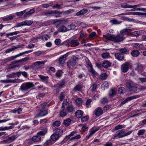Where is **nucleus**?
I'll return each instance as SVG.
<instances>
[{
	"mask_svg": "<svg viewBox=\"0 0 146 146\" xmlns=\"http://www.w3.org/2000/svg\"><path fill=\"white\" fill-rule=\"evenodd\" d=\"M66 110L68 112L72 113L75 111V109L72 105H70L67 107Z\"/></svg>",
	"mask_w": 146,
	"mask_h": 146,
	"instance_id": "obj_20",
	"label": "nucleus"
},
{
	"mask_svg": "<svg viewBox=\"0 0 146 146\" xmlns=\"http://www.w3.org/2000/svg\"><path fill=\"white\" fill-rule=\"evenodd\" d=\"M139 54V52L137 50H133L131 52V56L135 57H137Z\"/></svg>",
	"mask_w": 146,
	"mask_h": 146,
	"instance_id": "obj_27",
	"label": "nucleus"
},
{
	"mask_svg": "<svg viewBox=\"0 0 146 146\" xmlns=\"http://www.w3.org/2000/svg\"><path fill=\"white\" fill-rule=\"evenodd\" d=\"M141 33L140 31H137L131 33V35L133 36H137L140 35Z\"/></svg>",
	"mask_w": 146,
	"mask_h": 146,
	"instance_id": "obj_60",
	"label": "nucleus"
},
{
	"mask_svg": "<svg viewBox=\"0 0 146 146\" xmlns=\"http://www.w3.org/2000/svg\"><path fill=\"white\" fill-rule=\"evenodd\" d=\"M33 23L32 21L26 20L17 24L15 27H18L23 26H29L31 25Z\"/></svg>",
	"mask_w": 146,
	"mask_h": 146,
	"instance_id": "obj_6",
	"label": "nucleus"
},
{
	"mask_svg": "<svg viewBox=\"0 0 146 146\" xmlns=\"http://www.w3.org/2000/svg\"><path fill=\"white\" fill-rule=\"evenodd\" d=\"M26 11V10H24V11H21L20 12H17L16 13V15L17 16H22L23 14L25 13Z\"/></svg>",
	"mask_w": 146,
	"mask_h": 146,
	"instance_id": "obj_61",
	"label": "nucleus"
},
{
	"mask_svg": "<svg viewBox=\"0 0 146 146\" xmlns=\"http://www.w3.org/2000/svg\"><path fill=\"white\" fill-rule=\"evenodd\" d=\"M47 103L46 102L42 104L40 106V109H43L45 108L46 107Z\"/></svg>",
	"mask_w": 146,
	"mask_h": 146,
	"instance_id": "obj_62",
	"label": "nucleus"
},
{
	"mask_svg": "<svg viewBox=\"0 0 146 146\" xmlns=\"http://www.w3.org/2000/svg\"><path fill=\"white\" fill-rule=\"evenodd\" d=\"M45 95L44 94L39 93L36 96L37 98L39 99H41L43 98V96Z\"/></svg>",
	"mask_w": 146,
	"mask_h": 146,
	"instance_id": "obj_54",
	"label": "nucleus"
},
{
	"mask_svg": "<svg viewBox=\"0 0 146 146\" xmlns=\"http://www.w3.org/2000/svg\"><path fill=\"white\" fill-rule=\"evenodd\" d=\"M50 36L48 35H44L41 37V38L43 40H47L50 38Z\"/></svg>",
	"mask_w": 146,
	"mask_h": 146,
	"instance_id": "obj_51",
	"label": "nucleus"
},
{
	"mask_svg": "<svg viewBox=\"0 0 146 146\" xmlns=\"http://www.w3.org/2000/svg\"><path fill=\"white\" fill-rule=\"evenodd\" d=\"M69 53L70 52H67L60 57L59 58V61L60 63L63 64L65 62L66 58Z\"/></svg>",
	"mask_w": 146,
	"mask_h": 146,
	"instance_id": "obj_13",
	"label": "nucleus"
},
{
	"mask_svg": "<svg viewBox=\"0 0 146 146\" xmlns=\"http://www.w3.org/2000/svg\"><path fill=\"white\" fill-rule=\"evenodd\" d=\"M13 74L15 77H19L21 75V72H14Z\"/></svg>",
	"mask_w": 146,
	"mask_h": 146,
	"instance_id": "obj_59",
	"label": "nucleus"
},
{
	"mask_svg": "<svg viewBox=\"0 0 146 146\" xmlns=\"http://www.w3.org/2000/svg\"><path fill=\"white\" fill-rule=\"evenodd\" d=\"M63 44L68 46H71L70 45V40H67L63 42Z\"/></svg>",
	"mask_w": 146,
	"mask_h": 146,
	"instance_id": "obj_63",
	"label": "nucleus"
},
{
	"mask_svg": "<svg viewBox=\"0 0 146 146\" xmlns=\"http://www.w3.org/2000/svg\"><path fill=\"white\" fill-rule=\"evenodd\" d=\"M115 57L119 60H122L124 57V55L120 53H117L115 54Z\"/></svg>",
	"mask_w": 146,
	"mask_h": 146,
	"instance_id": "obj_24",
	"label": "nucleus"
},
{
	"mask_svg": "<svg viewBox=\"0 0 146 146\" xmlns=\"http://www.w3.org/2000/svg\"><path fill=\"white\" fill-rule=\"evenodd\" d=\"M23 45H18L16 46H14L13 48H9L7 49L5 51V52L6 53H9V52L13 51L15 50L17 48L22 47L23 46Z\"/></svg>",
	"mask_w": 146,
	"mask_h": 146,
	"instance_id": "obj_12",
	"label": "nucleus"
},
{
	"mask_svg": "<svg viewBox=\"0 0 146 146\" xmlns=\"http://www.w3.org/2000/svg\"><path fill=\"white\" fill-rule=\"evenodd\" d=\"M87 11V10L85 9H83L77 12L76 14L77 16L82 15L86 13Z\"/></svg>",
	"mask_w": 146,
	"mask_h": 146,
	"instance_id": "obj_35",
	"label": "nucleus"
},
{
	"mask_svg": "<svg viewBox=\"0 0 146 146\" xmlns=\"http://www.w3.org/2000/svg\"><path fill=\"white\" fill-rule=\"evenodd\" d=\"M13 128V127L12 126L9 127H0V131H4L5 130H7L9 129H11Z\"/></svg>",
	"mask_w": 146,
	"mask_h": 146,
	"instance_id": "obj_43",
	"label": "nucleus"
},
{
	"mask_svg": "<svg viewBox=\"0 0 146 146\" xmlns=\"http://www.w3.org/2000/svg\"><path fill=\"white\" fill-rule=\"evenodd\" d=\"M108 102V100L107 98L106 97H104L102 98L100 101L101 103L104 104Z\"/></svg>",
	"mask_w": 146,
	"mask_h": 146,
	"instance_id": "obj_56",
	"label": "nucleus"
},
{
	"mask_svg": "<svg viewBox=\"0 0 146 146\" xmlns=\"http://www.w3.org/2000/svg\"><path fill=\"white\" fill-rule=\"evenodd\" d=\"M15 139V137L14 136H12L9 137L7 139L4 140L3 142L4 143H10L13 141Z\"/></svg>",
	"mask_w": 146,
	"mask_h": 146,
	"instance_id": "obj_22",
	"label": "nucleus"
},
{
	"mask_svg": "<svg viewBox=\"0 0 146 146\" xmlns=\"http://www.w3.org/2000/svg\"><path fill=\"white\" fill-rule=\"evenodd\" d=\"M64 21L63 20H57L54 22V24L57 27L60 24L64 23Z\"/></svg>",
	"mask_w": 146,
	"mask_h": 146,
	"instance_id": "obj_37",
	"label": "nucleus"
},
{
	"mask_svg": "<svg viewBox=\"0 0 146 146\" xmlns=\"http://www.w3.org/2000/svg\"><path fill=\"white\" fill-rule=\"evenodd\" d=\"M89 71L94 77H96L98 75L97 72L93 69L92 68H90Z\"/></svg>",
	"mask_w": 146,
	"mask_h": 146,
	"instance_id": "obj_39",
	"label": "nucleus"
},
{
	"mask_svg": "<svg viewBox=\"0 0 146 146\" xmlns=\"http://www.w3.org/2000/svg\"><path fill=\"white\" fill-rule=\"evenodd\" d=\"M47 129H45L38 132L37 133V134L38 136L40 137L41 136H44L47 133Z\"/></svg>",
	"mask_w": 146,
	"mask_h": 146,
	"instance_id": "obj_32",
	"label": "nucleus"
},
{
	"mask_svg": "<svg viewBox=\"0 0 146 146\" xmlns=\"http://www.w3.org/2000/svg\"><path fill=\"white\" fill-rule=\"evenodd\" d=\"M99 130L96 127H92L89 132V134L87 135L88 138H89L92 135Z\"/></svg>",
	"mask_w": 146,
	"mask_h": 146,
	"instance_id": "obj_18",
	"label": "nucleus"
},
{
	"mask_svg": "<svg viewBox=\"0 0 146 146\" xmlns=\"http://www.w3.org/2000/svg\"><path fill=\"white\" fill-rule=\"evenodd\" d=\"M145 68V67L140 64H137V70L139 72H141Z\"/></svg>",
	"mask_w": 146,
	"mask_h": 146,
	"instance_id": "obj_33",
	"label": "nucleus"
},
{
	"mask_svg": "<svg viewBox=\"0 0 146 146\" xmlns=\"http://www.w3.org/2000/svg\"><path fill=\"white\" fill-rule=\"evenodd\" d=\"M129 64L126 62L123 64L121 66V70L124 73L127 72L129 69Z\"/></svg>",
	"mask_w": 146,
	"mask_h": 146,
	"instance_id": "obj_11",
	"label": "nucleus"
},
{
	"mask_svg": "<svg viewBox=\"0 0 146 146\" xmlns=\"http://www.w3.org/2000/svg\"><path fill=\"white\" fill-rule=\"evenodd\" d=\"M56 134L59 135H61L62 134L63 131L62 130L57 128L56 129Z\"/></svg>",
	"mask_w": 146,
	"mask_h": 146,
	"instance_id": "obj_50",
	"label": "nucleus"
},
{
	"mask_svg": "<svg viewBox=\"0 0 146 146\" xmlns=\"http://www.w3.org/2000/svg\"><path fill=\"white\" fill-rule=\"evenodd\" d=\"M48 113V110H45L41 111L39 113L37 114L35 116V118H37L44 116L47 115Z\"/></svg>",
	"mask_w": 146,
	"mask_h": 146,
	"instance_id": "obj_9",
	"label": "nucleus"
},
{
	"mask_svg": "<svg viewBox=\"0 0 146 146\" xmlns=\"http://www.w3.org/2000/svg\"><path fill=\"white\" fill-rule=\"evenodd\" d=\"M60 125V122L59 121H56L53 123L52 126L54 127H56L59 126Z\"/></svg>",
	"mask_w": 146,
	"mask_h": 146,
	"instance_id": "obj_42",
	"label": "nucleus"
},
{
	"mask_svg": "<svg viewBox=\"0 0 146 146\" xmlns=\"http://www.w3.org/2000/svg\"><path fill=\"white\" fill-rule=\"evenodd\" d=\"M41 137L38 136L37 134L36 135L34 136L33 137L32 139H30L28 140V141H31L32 140L34 142H39L41 141Z\"/></svg>",
	"mask_w": 146,
	"mask_h": 146,
	"instance_id": "obj_16",
	"label": "nucleus"
},
{
	"mask_svg": "<svg viewBox=\"0 0 146 146\" xmlns=\"http://www.w3.org/2000/svg\"><path fill=\"white\" fill-rule=\"evenodd\" d=\"M52 144L51 141L50 140H47L44 144L45 146H48V145H51Z\"/></svg>",
	"mask_w": 146,
	"mask_h": 146,
	"instance_id": "obj_64",
	"label": "nucleus"
},
{
	"mask_svg": "<svg viewBox=\"0 0 146 146\" xmlns=\"http://www.w3.org/2000/svg\"><path fill=\"white\" fill-rule=\"evenodd\" d=\"M34 86V84L32 82H24L22 84L19 90L23 91H27Z\"/></svg>",
	"mask_w": 146,
	"mask_h": 146,
	"instance_id": "obj_3",
	"label": "nucleus"
},
{
	"mask_svg": "<svg viewBox=\"0 0 146 146\" xmlns=\"http://www.w3.org/2000/svg\"><path fill=\"white\" fill-rule=\"evenodd\" d=\"M18 55H15V56H12L11 57L7 58H6L2 60L3 62L5 63L7 62L13 60L18 57Z\"/></svg>",
	"mask_w": 146,
	"mask_h": 146,
	"instance_id": "obj_15",
	"label": "nucleus"
},
{
	"mask_svg": "<svg viewBox=\"0 0 146 146\" xmlns=\"http://www.w3.org/2000/svg\"><path fill=\"white\" fill-rule=\"evenodd\" d=\"M58 30L61 32H65L68 31V29L64 25L61 26Z\"/></svg>",
	"mask_w": 146,
	"mask_h": 146,
	"instance_id": "obj_28",
	"label": "nucleus"
},
{
	"mask_svg": "<svg viewBox=\"0 0 146 146\" xmlns=\"http://www.w3.org/2000/svg\"><path fill=\"white\" fill-rule=\"evenodd\" d=\"M59 137L60 136L56 133L52 135L51 136V138L53 141H56L57 140Z\"/></svg>",
	"mask_w": 146,
	"mask_h": 146,
	"instance_id": "obj_34",
	"label": "nucleus"
},
{
	"mask_svg": "<svg viewBox=\"0 0 146 146\" xmlns=\"http://www.w3.org/2000/svg\"><path fill=\"white\" fill-rule=\"evenodd\" d=\"M100 78L102 80H105L107 78V75L106 74H102L100 75Z\"/></svg>",
	"mask_w": 146,
	"mask_h": 146,
	"instance_id": "obj_48",
	"label": "nucleus"
},
{
	"mask_svg": "<svg viewBox=\"0 0 146 146\" xmlns=\"http://www.w3.org/2000/svg\"><path fill=\"white\" fill-rule=\"evenodd\" d=\"M137 84L132 81H129L127 82L126 84V88L128 90L132 92H136L137 90V88L136 86Z\"/></svg>",
	"mask_w": 146,
	"mask_h": 146,
	"instance_id": "obj_2",
	"label": "nucleus"
},
{
	"mask_svg": "<svg viewBox=\"0 0 146 146\" xmlns=\"http://www.w3.org/2000/svg\"><path fill=\"white\" fill-rule=\"evenodd\" d=\"M52 8L53 9H60L62 8V7L61 5L57 4L52 6Z\"/></svg>",
	"mask_w": 146,
	"mask_h": 146,
	"instance_id": "obj_58",
	"label": "nucleus"
},
{
	"mask_svg": "<svg viewBox=\"0 0 146 146\" xmlns=\"http://www.w3.org/2000/svg\"><path fill=\"white\" fill-rule=\"evenodd\" d=\"M62 73L61 70H58L55 74L56 77L58 78L62 76Z\"/></svg>",
	"mask_w": 146,
	"mask_h": 146,
	"instance_id": "obj_53",
	"label": "nucleus"
},
{
	"mask_svg": "<svg viewBox=\"0 0 146 146\" xmlns=\"http://www.w3.org/2000/svg\"><path fill=\"white\" fill-rule=\"evenodd\" d=\"M82 102V100L80 98L76 99L75 101L76 105L78 106H79L81 105Z\"/></svg>",
	"mask_w": 146,
	"mask_h": 146,
	"instance_id": "obj_38",
	"label": "nucleus"
},
{
	"mask_svg": "<svg viewBox=\"0 0 146 146\" xmlns=\"http://www.w3.org/2000/svg\"><path fill=\"white\" fill-rule=\"evenodd\" d=\"M89 117L88 115H86L81 117V121L82 122H86L88 119Z\"/></svg>",
	"mask_w": 146,
	"mask_h": 146,
	"instance_id": "obj_45",
	"label": "nucleus"
},
{
	"mask_svg": "<svg viewBox=\"0 0 146 146\" xmlns=\"http://www.w3.org/2000/svg\"><path fill=\"white\" fill-rule=\"evenodd\" d=\"M116 91L114 89H111L109 92V94L110 96L113 97L116 95Z\"/></svg>",
	"mask_w": 146,
	"mask_h": 146,
	"instance_id": "obj_30",
	"label": "nucleus"
},
{
	"mask_svg": "<svg viewBox=\"0 0 146 146\" xmlns=\"http://www.w3.org/2000/svg\"><path fill=\"white\" fill-rule=\"evenodd\" d=\"M76 25L74 24H71L68 26V31L74 29L76 27Z\"/></svg>",
	"mask_w": 146,
	"mask_h": 146,
	"instance_id": "obj_52",
	"label": "nucleus"
},
{
	"mask_svg": "<svg viewBox=\"0 0 146 146\" xmlns=\"http://www.w3.org/2000/svg\"><path fill=\"white\" fill-rule=\"evenodd\" d=\"M68 114L66 109L65 108L61 107L59 113V116L61 117H63L66 116Z\"/></svg>",
	"mask_w": 146,
	"mask_h": 146,
	"instance_id": "obj_8",
	"label": "nucleus"
},
{
	"mask_svg": "<svg viewBox=\"0 0 146 146\" xmlns=\"http://www.w3.org/2000/svg\"><path fill=\"white\" fill-rule=\"evenodd\" d=\"M110 62L108 61L104 62L102 64V66L105 68H107L111 66Z\"/></svg>",
	"mask_w": 146,
	"mask_h": 146,
	"instance_id": "obj_31",
	"label": "nucleus"
},
{
	"mask_svg": "<svg viewBox=\"0 0 146 146\" xmlns=\"http://www.w3.org/2000/svg\"><path fill=\"white\" fill-rule=\"evenodd\" d=\"M52 11V10H47L43 12V14L44 15H49L51 16Z\"/></svg>",
	"mask_w": 146,
	"mask_h": 146,
	"instance_id": "obj_40",
	"label": "nucleus"
},
{
	"mask_svg": "<svg viewBox=\"0 0 146 146\" xmlns=\"http://www.w3.org/2000/svg\"><path fill=\"white\" fill-rule=\"evenodd\" d=\"M71 120L70 118H68L64 120L63 122V124L65 126H68L70 124Z\"/></svg>",
	"mask_w": 146,
	"mask_h": 146,
	"instance_id": "obj_29",
	"label": "nucleus"
},
{
	"mask_svg": "<svg viewBox=\"0 0 146 146\" xmlns=\"http://www.w3.org/2000/svg\"><path fill=\"white\" fill-rule=\"evenodd\" d=\"M132 130H131L125 133V131L123 129L118 131L114 135V138H112L114 139L116 138H119L124 137L129 135L132 133Z\"/></svg>",
	"mask_w": 146,
	"mask_h": 146,
	"instance_id": "obj_1",
	"label": "nucleus"
},
{
	"mask_svg": "<svg viewBox=\"0 0 146 146\" xmlns=\"http://www.w3.org/2000/svg\"><path fill=\"white\" fill-rule=\"evenodd\" d=\"M53 5V3L52 2H51L47 4H43L41 5V6L44 8H46L48 7L51 6Z\"/></svg>",
	"mask_w": 146,
	"mask_h": 146,
	"instance_id": "obj_46",
	"label": "nucleus"
},
{
	"mask_svg": "<svg viewBox=\"0 0 146 146\" xmlns=\"http://www.w3.org/2000/svg\"><path fill=\"white\" fill-rule=\"evenodd\" d=\"M83 115V112L81 110H78L77 111L75 112V116L76 117L78 118L81 117Z\"/></svg>",
	"mask_w": 146,
	"mask_h": 146,
	"instance_id": "obj_25",
	"label": "nucleus"
},
{
	"mask_svg": "<svg viewBox=\"0 0 146 146\" xmlns=\"http://www.w3.org/2000/svg\"><path fill=\"white\" fill-rule=\"evenodd\" d=\"M124 39L122 34L120 33L116 36H115L114 42H119L122 41Z\"/></svg>",
	"mask_w": 146,
	"mask_h": 146,
	"instance_id": "obj_10",
	"label": "nucleus"
},
{
	"mask_svg": "<svg viewBox=\"0 0 146 146\" xmlns=\"http://www.w3.org/2000/svg\"><path fill=\"white\" fill-rule=\"evenodd\" d=\"M97 85L96 84H94L93 85L90 87V89L92 91H94L96 90L97 88Z\"/></svg>",
	"mask_w": 146,
	"mask_h": 146,
	"instance_id": "obj_57",
	"label": "nucleus"
},
{
	"mask_svg": "<svg viewBox=\"0 0 146 146\" xmlns=\"http://www.w3.org/2000/svg\"><path fill=\"white\" fill-rule=\"evenodd\" d=\"M120 52L122 54H127V50L126 48H122L119 49Z\"/></svg>",
	"mask_w": 146,
	"mask_h": 146,
	"instance_id": "obj_55",
	"label": "nucleus"
},
{
	"mask_svg": "<svg viewBox=\"0 0 146 146\" xmlns=\"http://www.w3.org/2000/svg\"><path fill=\"white\" fill-rule=\"evenodd\" d=\"M83 88V86L81 84H78L75 86L74 90L76 91H80Z\"/></svg>",
	"mask_w": 146,
	"mask_h": 146,
	"instance_id": "obj_36",
	"label": "nucleus"
},
{
	"mask_svg": "<svg viewBox=\"0 0 146 146\" xmlns=\"http://www.w3.org/2000/svg\"><path fill=\"white\" fill-rule=\"evenodd\" d=\"M38 76L42 81L45 82L46 83H48L49 78L48 77V76H45L41 75H39Z\"/></svg>",
	"mask_w": 146,
	"mask_h": 146,
	"instance_id": "obj_21",
	"label": "nucleus"
},
{
	"mask_svg": "<svg viewBox=\"0 0 146 146\" xmlns=\"http://www.w3.org/2000/svg\"><path fill=\"white\" fill-rule=\"evenodd\" d=\"M103 111L102 109L100 107H98L95 109L94 111V113L96 116H99L102 114Z\"/></svg>",
	"mask_w": 146,
	"mask_h": 146,
	"instance_id": "obj_17",
	"label": "nucleus"
},
{
	"mask_svg": "<svg viewBox=\"0 0 146 146\" xmlns=\"http://www.w3.org/2000/svg\"><path fill=\"white\" fill-rule=\"evenodd\" d=\"M45 61H37L33 63L32 67L34 69H38L44 65Z\"/></svg>",
	"mask_w": 146,
	"mask_h": 146,
	"instance_id": "obj_5",
	"label": "nucleus"
},
{
	"mask_svg": "<svg viewBox=\"0 0 146 146\" xmlns=\"http://www.w3.org/2000/svg\"><path fill=\"white\" fill-rule=\"evenodd\" d=\"M65 86L64 82H62L58 84V86H56V90L57 91L59 90L60 89L63 88Z\"/></svg>",
	"mask_w": 146,
	"mask_h": 146,
	"instance_id": "obj_44",
	"label": "nucleus"
},
{
	"mask_svg": "<svg viewBox=\"0 0 146 146\" xmlns=\"http://www.w3.org/2000/svg\"><path fill=\"white\" fill-rule=\"evenodd\" d=\"M21 82V80L19 79H8L6 80H1V82L3 83H15Z\"/></svg>",
	"mask_w": 146,
	"mask_h": 146,
	"instance_id": "obj_7",
	"label": "nucleus"
},
{
	"mask_svg": "<svg viewBox=\"0 0 146 146\" xmlns=\"http://www.w3.org/2000/svg\"><path fill=\"white\" fill-rule=\"evenodd\" d=\"M105 36L107 39L113 41L114 42L115 36L114 35H112L109 33H108L105 35Z\"/></svg>",
	"mask_w": 146,
	"mask_h": 146,
	"instance_id": "obj_19",
	"label": "nucleus"
},
{
	"mask_svg": "<svg viewBox=\"0 0 146 146\" xmlns=\"http://www.w3.org/2000/svg\"><path fill=\"white\" fill-rule=\"evenodd\" d=\"M77 59V57L73 56L67 62V66L69 68H70L71 66H75L76 64V61Z\"/></svg>",
	"mask_w": 146,
	"mask_h": 146,
	"instance_id": "obj_4",
	"label": "nucleus"
},
{
	"mask_svg": "<svg viewBox=\"0 0 146 146\" xmlns=\"http://www.w3.org/2000/svg\"><path fill=\"white\" fill-rule=\"evenodd\" d=\"M108 83L107 81H104L101 86L102 87L104 88V90L108 88Z\"/></svg>",
	"mask_w": 146,
	"mask_h": 146,
	"instance_id": "obj_41",
	"label": "nucleus"
},
{
	"mask_svg": "<svg viewBox=\"0 0 146 146\" xmlns=\"http://www.w3.org/2000/svg\"><path fill=\"white\" fill-rule=\"evenodd\" d=\"M62 12L58 10H52L51 16H54L56 17H59L61 16Z\"/></svg>",
	"mask_w": 146,
	"mask_h": 146,
	"instance_id": "obj_14",
	"label": "nucleus"
},
{
	"mask_svg": "<svg viewBox=\"0 0 146 146\" xmlns=\"http://www.w3.org/2000/svg\"><path fill=\"white\" fill-rule=\"evenodd\" d=\"M131 31V30L130 29H125L121 31L120 32V33L122 34L123 36L124 35H126V33H129Z\"/></svg>",
	"mask_w": 146,
	"mask_h": 146,
	"instance_id": "obj_26",
	"label": "nucleus"
},
{
	"mask_svg": "<svg viewBox=\"0 0 146 146\" xmlns=\"http://www.w3.org/2000/svg\"><path fill=\"white\" fill-rule=\"evenodd\" d=\"M125 90V89L124 87H121L119 88L118 90L119 93L120 94H123L124 93Z\"/></svg>",
	"mask_w": 146,
	"mask_h": 146,
	"instance_id": "obj_49",
	"label": "nucleus"
},
{
	"mask_svg": "<svg viewBox=\"0 0 146 146\" xmlns=\"http://www.w3.org/2000/svg\"><path fill=\"white\" fill-rule=\"evenodd\" d=\"M79 44V43L77 40L73 39L70 41V45L72 47L77 46Z\"/></svg>",
	"mask_w": 146,
	"mask_h": 146,
	"instance_id": "obj_23",
	"label": "nucleus"
},
{
	"mask_svg": "<svg viewBox=\"0 0 146 146\" xmlns=\"http://www.w3.org/2000/svg\"><path fill=\"white\" fill-rule=\"evenodd\" d=\"M109 56V53L108 52H106L102 54V57L104 59L108 58Z\"/></svg>",
	"mask_w": 146,
	"mask_h": 146,
	"instance_id": "obj_47",
	"label": "nucleus"
}]
</instances>
